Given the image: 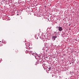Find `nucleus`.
Returning <instances> with one entry per match:
<instances>
[{
  "label": "nucleus",
  "mask_w": 79,
  "mask_h": 79,
  "mask_svg": "<svg viewBox=\"0 0 79 79\" xmlns=\"http://www.w3.org/2000/svg\"><path fill=\"white\" fill-rule=\"evenodd\" d=\"M50 73L52 74V77H54V78H57L58 77L57 74L56 73L54 72H50Z\"/></svg>",
  "instance_id": "f257e3e1"
},
{
  "label": "nucleus",
  "mask_w": 79,
  "mask_h": 79,
  "mask_svg": "<svg viewBox=\"0 0 79 79\" xmlns=\"http://www.w3.org/2000/svg\"><path fill=\"white\" fill-rule=\"evenodd\" d=\"M44 65H45V64H43V68L44 69H47V71H50L52 69H51V67H49V68H47V67H45L44 66Z\"/></svg>",
  "instance_id": "f03ea898"
},
{
  "label": "nucleus",
  "mask_w": 79,
  "mask_h": 79,
  "mask_svg": "<svg viewBox=\"0 0 79 79\" xmlns=\"http://www.w3.org/2000/svg\"><path fill=\"white\" fill-rule=\"evenodd\" d=\"M40 58V57L38 58V62H39V63H40V62H42V63H43V62H45L44 61L42 60V58Z\"/></svg>",
  "instance_id": "7ed1b4c3"
},
{
  "label": "nucleus",
  "mask_w": 79,
  "mask_h": 79,
  "mask_svg": "<svg viewBox=\"0 0 79 79\" xmlns=\"http://www.w3.org/2000/svg\"><path fill=\"white\" fill-rule=\"evenodd\" d=\"M33 56H34L35 57H36V58H39L40 57V56L37 55V53H34V54Z\"/></svg>",
  "instance_id": "20e7f679"
},
{
  "label": "nucleus",
  "mask_w": 79,
  "mask_h": 79,
  "mask_svg": "<svg viewBox=\"0 0 79 79\" xmlns=\"http://www.w3.org/2000/svg\"><path fill=\"white\" fill-rule=\"evenodd\" d=\"M71 74L72 75V76H73V77H75V76H76V73H74V72H73V73H71Z\"/></svg>",
  "instance_id": "39448f33"
},
{
  "label": "nucleus",
  "mask_w": 79,
  "mask_h": 79,
  "mask_svg": "<svg viewBox=\"0 0 79 79\" xmlns=\"http://www.w3.org/2000/svg\"><path fill=\"white\" fill-rule=\"evenodd\" d=\"M59 31H60V32H61L63 28H62V27H61L60 26L59 28L58 29Z\"/></svg>",
  "instance_id": "423d86ee"
},
{
  "label": "nucleus",
  "mask_w": 79,
  "mask_h": 79,
  "mask_svg": "<svg viewBox=\"0 0 79 79\" xmlns=\"http://www.w3.org/2000/svg\"><path fill=\"white\" fill-rule=\"evenodd\" d=\"M2 43L3 44H6V42L4 40H2Z\"/></svg>",
  "instance_id": "0eeeda50"
},
{
  "label": "nucleus",
  "mask_w": 79,
  "mask_h": 79,
  "mask_svg": "<svg viewBox=\"0 0 79 79\" xmlns=\"http://www.w3.org/2000/svg\"><path fill=\"white\" fill-rule=\"evenodd\" d=\"M10 6V5L8 4H6L5 6H4V7H6V8H8Z\"/></svg>",
  "instance_id": "6e6552de"
},
{
  "label": "nucleus",
  "mask_w": 79,
  "mask_h": 79,
  "mask_svg": "<svg viewBox=\"0 0 79 79\" xmlns=\"http://www.w3.org/2000/svg\"><path fill=\"white\" fill-rule=\"evenodd\" d=\"M52 37L53 40H55V39L57 38V36H52Z\"/></svg>",
  "instance_id": "1a4fd4ad"
},
{
  "label": "nucleus",
  "mask_w": 79,
  "mask_h": 79,
  "mask_svg": "<svg viewBox=\"0 0 79 79\" xmlns=\"http://www.w3.org/2000/svg\"><path fill=\"white\" fill-rule=\"evenodd\" d=\"M30 46V44L29 43H27L26 44V46L27 47H29Z\"/></svg>",
  "instance_id": "9d476101"
},
{
  "label": "nucleus",
  "mask_w": 79,
  "mask_h": 79,
  "mask_svg": "<svg viewBox=\"0 0 79 79\" xmlns=\"http://www.w3.org/2000/svg\"><path fill=\"white\" fill-rule=\"evenodd\" d=\"M2 46H3V44L2 43V41H0V47H2Z\"/></svg>",
  "instance_id": "9b49d317"
},
{
  "label": "nucleus",
  "mask_w": 79,
  "mask_h": 79,
  "mask_svg": "<svg viewBox=\"0 0 79 79\" xmlns=\"http://www.w3.org/2000/svg\"><path fill=\"white\" fill-rule=\"evenodd\" d=\"M26 48L27 50H31V47H27Z\"/></svg>",
  "instance_id": "f8f14e48"
},
{
  "label": "nucleus",
  "mask_w": 79,
  "mask_h": 79,
  "mask_svg": "<svg viewBox=\"0 0 79 79\" xmlns=\"http://www.w3.org/2000/svg\"><path fill=\"white\" fill-rule=\"evenodd\" d=\"M15 52H16V53H18V50L17 49L15 50Z\"/></svg>",
  "instance_id": "ddd939ff"
},
{
  "label": "nucleus",
  "mask_w": 79,
  "mask_h": 79,
  "mask_svg": "<svg viewBox=\"0 0 79 79\" xmlns=\"http://www.w3.org/2000/svg\"><path fill=\"white\" fill-rule=\"evenodd\" d=\"M56 34H56H57V33H56V31L54 32V34Z\"/></svg>",
  "instance_id": "4468645a"
},
{
  "label": "nucleus",
  "mask_w": 79,
  "mask_h": 79,
  "mask_svg": "<svg viewBox=\"0 0 79 79\" xmlns=\"http://www.w3.org/2000/svg\"><path fill=\"white\" fill-rule=\"evenodd\" d=\"M59 27H60V26H59V27H58V26H57V27H56V29H59Z\"/></svg>",
  "instance_id": "2eb2a0df"
},
{
  "label": "nucleus",
  "mask_w": 79,
  "mask_h": 79,
  "mask_svg": "<svg viewBox=\"0 0 79 79\" xmlns=\"http://www.w3.org/2000/svg\"><path fill=\"white\" fill-rule=\"evenodd\" d=\"M2 61V59L0 58V63L1 62V61Z\"/></svg>",
  "instance_id": "dca6fc26"
},
{
  "label": "nucleus",
  "mask_w": 79,
  "mask_h": 79,
  "mask_svg": "<svg viewBox=\"0 0 79 79\" xmlns=\"http://www.w3.org/2000/svg\"><path fill=\"white\" fill-rule=\"evenodd\" d=\"M2 15H0V18H2Z\"/></svg>",
  "instance_id": "f3484780"
},
{
  "label": "nucleus",
  "mask_w": 79,
  "mask_h": 79,
  "mask_svg": "<svg viewBox=\"0 0 79 79\" xmlns=\"http://www.w3.org/2000/svg\"><path fill=\"white\" fill-rule=\"evenodd\" d=\"M10 2H11L10 3H12V0H10Z\"/></svg>",
  "instance_id": "a211bd4d"
},
{
  "label": "nucleus",
  "mask_w": 79,
  "mask_h": 79,
  "mask_svg": "<svg viewBox=\"0 0 79 79\" xmlns=\"http://www.w3.org/2000/svg\"><path fill=\"white\" fill-rule=\"evenodd\" d=\"M30 53H32V51H30Z\"/></svg>",
  "instance_id": "6ab92c4d"
},
{
  "label": "nucleus",
  "mask_w": 79,
  "mask_h": 79,
  "mask_svg": "<svg viewBox=\"0 0 79 79\" xmlns=\"http://www.w3.org/2000/svg\"><path fill=\"white\" fill-rule=\"evenodd\" d=\"M34 53H31V54H32V55H33L34 56Z\"/></svg>",
  "instance_id": "aec40b11"
},
{
  "label": "nucleus",
  "mask_w": 79,
  "mask_h": 79,
  "mask_svg": "<svg viewBox=\"0 0 79 79\" xmlns=\"http://www.w3.org/2000/svg\"><path fill=\"white\" fill-rule=\"evenodd\" d=\"M26 52H27V53H28V52H29V51H26Z\"/></svg>",
  "instance_id": "412c9836"
},
{
  "label": "nucleus",
  "mask_w": 79,
  "mask_h": 79,
  "mask_svg": "<svg viewBox=\"0 0 79 79\" xmlns=\"http://www.w3.org/2000/svg\"><path fill=\"white\" fill-rule=\"evenodd\" d=\"M45 51H46V52H47V50H45Z\"/></svg>",
  "instance_id": "4be33fe9"
},
{
  "label": "nucleus",
  "mask_w": 79,
  "mask_h": 79,
  "mask_svg": "<svg viewBox=\"0 0 79 79\" xmlns=\"http://www.w3.org/2000/svg\"><path fill=\"white\" fill-rule=\"evenodd\" d=\"M70 25H71V24H69V26H70Z\"/></svg>",
  "instance_id": "5701e85b"
},
{
  "label": "nucleus",
  "mask_w": 79,
  "mask_h": 79,
  "mask_svg": "<svg viewBox=\"0 0 79 79\" xmlns=\"http://www.w3.org/2000/svg\"><path fill=\"white\" fill-rule=\"evenodd\" d=\"M44 7H46V6H45Z\"/></svg>",
  "instance_id": "b1692460"
},
{
  "label": "nucleus",
  "mask_w": 79,
  "mask_h": 79,
  "mask_svg": "<svg viewBox=\"0 0 79 79\" xmlns=\"http://www.w3.org/2000/svg\"><path fill=\"white\" fill-rule=\"evenodd\" d=\"M37 39H38V38H37Z\"/></svg>",
  "instance_id": "393cba45"
},
{
  "label": "nucleus",
  "mask_w": 79,
  "mask_h": 79,
  "mask_svg": "<svg viewBox=\"0 0 79 79\" xmlns=\"http://www.w3.org/2000/svg\"><path fill=\"white\" fill-rule=\"evenodd\" d=\"M36 68L37 69V68L36 67Z\"/></svg>",
  "instance_id": "a878e982"
}]
</instances>
